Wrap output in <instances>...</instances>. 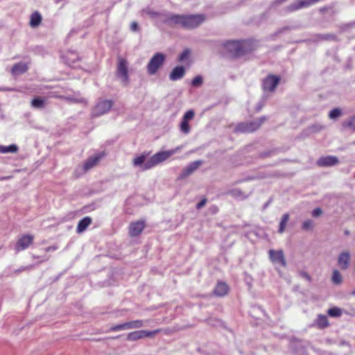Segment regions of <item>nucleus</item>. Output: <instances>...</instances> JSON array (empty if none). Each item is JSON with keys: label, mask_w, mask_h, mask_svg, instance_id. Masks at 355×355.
Returning <instances> with one entry per match:
<instances>
[{"label": "nucleus", "mask_w": 355, "mask_h": 355, "mask_svg": "<svg viewBox=\"0 0 355 355\" xmlns=\"http://www.w3.org/2000/svg\"><path fill=\"white\" fill-rule=\"evenodd\" d=\"M224 48L232 58H236L255 50L257 44L253 40H230Z\"/></svg>", "instance_id": "f257e3e1"}, {"label": "nucleus", "mask_w": 355, "mask_h": 355, "mask_svg": "<svg viewBox=\"0 0 355 355\" xmlns=\"http://www.w3.org/2000/svg\"><path fill=\"white\" fill-rule=\"evenodd\" d=\"M205 19L202 14L196 15H171L168 17L169 23L179 25L186 29H192L199 26Z\"/></svg>", "instance_id": "f03ea898"}, {"label": "nucleus", "mask_w": 355, "mask_h": 355, "mask_svg": "<svg viewBox=\"0 0 355 355\" xmlns=\"http://www.w3.org/2000/svg\"><path fill=\"white\" fill-rule=\"evenodd\" d=\"M180 149L179 147L166 151H161L153 155L143 166L144 170L150 169L161 162H164L174 155Z\"/></svg>", "instance_id": "7ed1b4c3"}, {"label": "nucleus", "mask_w": 355, "mask_h": 355, "mask_svg": "<svg viewBox=\"0 0 355 355\" xmlns=\"http://www.w3.org/2000/svg\"><path fill=\"white\" fill-rule=\"evenodd\" d=\"M267 120L266 116H261L253 121L238 123L234 129L236 133H252L258 130Z\"/></svg>", "instance_id": "20e7f679"}, {"label": "nucleus", "mask_w": 355, "mask_h": 355, "mask_svg": "<svg viewBox=\"0 0 355 355\" xmlns=\"http://www.w3.org/2000/svg\"><path fill=\"white\" fill-rule=\"evenodd\" d=\"M268 257L272 263L275 266L277 270L286 267V261L284 252L282 250H270L268 251Z\"/></svg>", "instance_id": "39448f33"}, {"label": "nucleus", "mask_w": 355, "mask_h": 355, "mask_svg": "<svg viewBox=\"0 0 355 355\" xmlns=\"http://www.w3.org/2000/svg\"><path fill=\"white\" fill-rule=\"evenodd\" d=\"M165 60V56L162 53H155L150 60L146 69L149 75H154L158 69L163 65Z\"/></svg>", "instance_id": "423d86ee"}, {"label": "nucleus", "mask_w": 355, "mask_h": 355, "mask_svg": "<svg viewBox=\"0 0 355 355\" xmlns=\"http://www.w3.org/2000/svg\"><path fill=\"white\" fill-rule=\"evenodd\" d=\"M116 73L118 78H119L125 85H128L129 77L128 71V62L125 59L123 58H119Z\"/></svg>", "instance_id": "0eeeda50"}, {"label": "nucleus", "mask_w": 355, "mask_h": 355, "mask_svg": "<svg viewBox=\"0 0 355 355\" xmlns=\"http://www.w3.org/2000/svg\"><path fill=\"white\" fill-rule=\"evenodd\" d=\"M112 105L113 102L110 100H103L99 101L92 110V117H98L107 113L111 110Z\"/></svg>", "instance_id": "6e6552de"}, {"label": "nucleus", "mask_w": 355, "mask_h": 355, "mask_svg": "<svg viewBox=\"0 0 355 355\" xmlns=\"http://www.w3.org/2000/svg\"><path fill=\"white\" fill-rule=\"evenodd\" d=\"M280 78L278 76L269 74L262 81V89L266 92H272L279 83Z\"/></svg>", "instance_id": "1a4fd4ad"}, {"label": "nucleus", "mask_w": 355, "mask_h": 355, "mask_svg": "<svg viewBox=\"0 0 355 355\" xmlns=\"http://www.w3.org/2000/svg\"><path fill=\"white\" fill-rule=\"evenodd\" d=\"M34 236L31 234L22 235L15 244V250L17 252L27 249L33 243Z\"/></svg>", "instance_id": "9d476101"}, {"label": "nucleus", "mask_w": 355, "mask_h": 355, "mask_svg": "<svg viewBox=\"0 0 355 355\" xmlns=\"http://www.w3.org/2000/svg\"><path fill=\"white\" fill-rule=\"evenodd\" d=\"M144 220H137L130 223L128 227V234L130 237H136L141 234L145 228Z\"/></svg>", "instance_id": "9b49d317"}, {"label": "nucleus", "mask_w": 355, "mask_h": 355, "mask_svg": "<svg viewBox=\"0 0 355 355\" xmlns=\"http://www.w3.org/2000/svg\"><path fill=\"white\" fill-rule=\"evenodd\" d=\"M338 163V158L334 155L322 156L316 161V165L319 167H331Z\"/></svg>", "instance_id": "f8f14e48"}, {"label": "nucleus", "mask_w": 355, "mask_h": 355, "mask_svg": "<svg viewBox=\"0 0 355 355\" xmlns=\"http://www.w3.org/2000/svg\"><path fill=\"white\" fill-rule=\"evenodd\" d=\"M105 156V153L96 154L94 156L89 157L85 162L83 166V170L84 173H86L89 170L96 166L100 160Z\"/></svg>", "instance_id": "ddd939ff"}, {"label": "nucleus", "mask_w": 355, "mask_h": 355, "mask_svg": "<svg viewBox=\"0 0 355 355\" xmlns=\"http://www.w3.org/2000/svg\"><path fill=\"white\" fill-rule=\"evenodd\" d=\"M337 263L343 270H346L350 265V253L348 251H343L338 257Z\"/></svg>", "instance_id": "4468645a"}, {"label": "nucleus", "mask_w": 355, "mask_h": 355, "mask_svg": "<svg viewBox=\"0 0 355 355\" xmlns=\"http://www.w3.org/2000/svg\"><path fill=\"white\" fill-rule=\"evenodd\" d=\"M28 69V64L24 62H18L12 66L11 69V73L12 76H19L26 73Z\"/></svg>", "instance_id": "2eb2a0df"}, {"label": "nucleus", "mask_w": 355, "mask_h": 355, "mask_svg": "<svg viewBox=\"0 0 355 355\" xmlns=\"http://www.w3.org/2000/svg\"><path fill=\"white\" fill-rule=\"evenodd\" d=\"M229 292V286L225 282H218L214 290V294L218 297H223Z\"/></svg>", "instance_id": "dca6fc26"}, {"label": "nucleus", "mask_w": 355, "mask_h": 355, "mask_svg": "<svg viewBox=\"0 0 355 355\" xmlns=\"http://www.w3.org/2000/svg\"><path fill=\"white\" fill-rule=\"evenodd\" d=\"M185 74V69L182 66L175 67L169 75L171 80L175 81L183 78Z\"/></svg>", "instance_id": "f3484780"}, {"label": "nucleus", "mask_w": 355, "mask_h": 355, "mask_svg": "<svg viewBox=\"0 0 355 355\" xmlns=\"http://www.w3.org/2000/svg\"><path fill=\"white\" fill-rule=\"evenodd\" d=\"M92 220L89 216H85L82 218L78 223L76 232L77 233H82L92 224Z\"/></svg>", "instance_id": "a211bd4d"}, {"label": "nucleus", "mask_w": 355, "mask_h": 355, "mask_svg": "<svg viewBox=\"0 0 355 355\" xmlns=\"http://www.w3.org/2000/svg\"><path fill=\"white\" fill-rule=\"evenodd\" d=\"M314 325L318 327L319 329H324L327 327L329 325L327 317L325 315H318L314 321Z\"/></svg>", "instance_id": "6ab92c4d"}, {"label": "nucleus", "mask_w": 355, "mask_h": 355, "mask_svg": "<svg viewBox=\"0 0 355 355\" xmlns=\"http://www.w3.org/2000/svg\"><path fill=\"white\" fill-rule=\"evenodd\" d=\"M202 161H195L191 163L187 168H186L182 173V176L186 177L190 174H191L194 171H196L198 167L202 164Z\"/></svg>", "instance_id": "aec40b11"}, {"label": "nucleus", "mask_w": 355, "mask_h": 355, "mask_svg": "<svg viewBox=\"0 0 355 355\" xmlns=\"http://www.w3.org/2000/svg\"><path fill=\"white\" fill-rule=\"evenodd\" d=\"M42 22V16L38 11H35L31 15L29 25L32 28L37 27Z\"/></svg>", "instance_id": "412c9836"}, {"label": "nucleus", "mask_w": 355, "mask_h": 355, "mask_svg": "<svg viewBox=\"0 0 355 355\" xmlns=\"http://www.w3.org/2000/svg\"><path fill=\"white\" fill-rule=\"evenodd\" d=\"M141 338H144L143 330L130 332L127 336V339L130 341H135Z\"/></svg>", "instance_id": "4be33fe9"}, {"label": "nucleus", "mask_w": 355, "mask_h": 355, "mask_svg": "<svg viewBox=\"0 0 355 355\" xmlns=\"http://www.w3.org/2000/svg\"><path fill=\"white\" fill-rule=\"evenodd\" d=\"M18 150V147L15 144H11L8 146H4L2 145H0V153H17Z\"/></svg>", "instance_id": "5701e85b"}, {"label": "nucleus", "mask_w": 355, "mask_h": 355, "mask_svg": "<svg viewBox=\"0 0 355 355\" xmlns=\"http://www.w3.org/2000/svg\"><path fill=\"white\" fill-rule=\"evenodd\" d=\"M31 105L35 108H42L44 107L45 100L41 97H36L31 101Z\"/></svg>", "instance_id": "b1692460"}, {"label": "nucleus", "mask_w": 355, "mask_h": 355, "mask_svg": "<svg viewBox=\"0 0 355 355\" xmlns=\"http://www.w3.org/2000/svg\"><path fill=\"white\" fill-rule=\"evenodd\" d=\"M331 281L334 284L339 285L343 282V277L338 270H334Z\"/></svg>", "instance_id": "393cba45"}, {"label": "nucleus", "mask_w": 355, "mask_h": 355, "mask_svg": "<svg viewBox=\"0 0 355 355\" xmlns=\"http://www.w3.org/2000/svg\"><path fill=\"white\" fill-rule=\"evenodd\" d=\"M343 126L351 130L355 131V115L343 123Z\"/></svg>", "instance_id": "a878e982"}, {"label": "nucleus", "mask_w": 355, "mask_h": 355, "mask_svg": "<svg viewBox=\"0 0 355 355\" xmlns=\"http://www.w3.org/2000/svg\"><path fill=\"white\" fill-rule=\"evenodd\" d=\"M128 329H139L144 326V322L141 320H136L127 322Z\"/></svg>", "instance_id": "bb28decb"}, {"label": "nucleus", "mask_w": 355, "mask_h": 355, "mask_svg": "<svg viewBox=\"0 0 355 355\" xmlns=\"http://www.w3.org/2000/svg\"><path fill=\"white\" fill-rule=\"evenodd\" d=\"M148 154H141L139 156L135 157L132 160L133 165L135 166H141L144 163Z\"/></svg>", "instance_id": "cd10ccee"}, {"label": "nucleus", "mask_w": 355, "mask_h": 355, "mask_svg": "<svg viewBox=\"0 0 355 355\" xmlns=\"http://www.w3.org/2000/svg\"><path fill=\"white\" fill-rule=\"evenodd\" d=\"M342 309L338 307H333L328 310V314L331 317H340L342 315Z\"/></svg>", "instance_id": "c85d7f7f"}, {"label": "nucleus", "mask_w": 355, "mask_h": 355, "mask_svg": "<svg viewBox=\"0 0 355 355\" xmlns=\"http://www.w3.org/2000/svg\"><path fill=\"white\" fill-rule=\"evenodd\" d=\"M128 329L127 322H124L123 324L113 325L110 328V331L116 332L121 330Z\"/></svg>", "instance_id": "c756f323"}, {"label": "nucleus", "mask_w": 355, "mask_h": 355, "mask_svg": "<svg viewBox=\"0 0 355 355\" xmlns=\"http://www.w3.org/2000/svg\"><path fill=\"white\" fill-rule=\"evenodd\" d=\"M314 222L311 220H306L302 223V229L305 231H311L314 228Z\"/></svg>", "instance_id": "7c9ffc66"}, {"label": "nucleus", "mask_w": 355, "mask_h": 355, "mask_svg": "<svg viewBox=\"0 0 355 355\" xmlns=\"http://www.w3.org/2000/svg\"><path fill=\"white\" fill-rule=\"evenodd\" d=\"M288 218V214H285L283 216V218L279 223V233H282L284 231L286 226V223H287Z\"/></svg>", "instance_id": "2f4dec72"}, {"label": "nucleus", "mask_w": 355, "mask_h": 355, "mask_svg": "<svg viewBox=\"0 0 355 355\" xmlns=\"http://www.w3.org/2000/svg\"><path fill=\"white\" fill-rule=\"evenodd\" d=\"M180 130L184 134H188L190 132V125L188 121L182 119L180 123Z\"/></svg>", "instance_id": "473e14b6"}, {"label": "nucleus", "mask_w": 355, "mask_h": 355, "mask_svg": "<svg viewBox=\"0 0 355 355\" xmlns=\"http://www.w3.org/2000/svg\"><path fill=\"white\" fill-rule=\"evenodd\" d=\"M228 193L234 198L243 197L244 196L243 191L238 189L230 190Z\"/></svg>", "instance_id": "72a5a7b5"}, {"label": "nucleus", "mask_w": 355, "mask_h": 355, "mask_svg": "<svg viewBox=\"0 0 355 355\" xmlns=\"http://www.w3.org/2000/svg\"><path fill=\"white\" fill-rule=\"evenodd\" d=\"M161 331H162V329H157L154 331L143 330L144 338L153 337L158 333L161 332Z\"/></svg>", "instance_id": "f704fd0d"}, {"label": "nucleus", "mask_w": 355, "mask_h": 355, "mask_svg": "<svg viewBox=\"0 0 355 355\" xmlns=\"http://www.w3.org/2000/svg\"><path fill=\"white\" fill-rule=\"evenodd\" d=\"M341 115V110L338 108L333 109L329 114L330 119H335Z\"/></svg>", "instance_id": "c9c22d12"}, {"label": "nucleus", "mask_w": 355, "mask_h": 355, "mask_svg": "<svg viewBox=\"0 0 355 355\" xmlns=\"http://www.w3.org/2000/svg\"><path fill=\"white\" fill-rule=\"evenodd\" d=\"M194 115H195V113H194L193 110H189L187 111L186 113L184 114L182 119L189 121L193 119Z\"/></svg>", "instance_id": "e433bc0d"}, {"label": "nucleus", "mask_w": 355, "mask_h": 355, "mask_svg": "<svg viewBox=\"0 0 355 355\" xmlns=\"http://www.w3.org/2000/svg\"><path fill=\"white\" fill-rule=\"evenodd\" d=\"M190 54V51L189 49L184 50L182 53L179 55V61L182 62L185 59H187Z\"/></svg>", "instance_id": "4c0bfd02"}, {"label": "nucleus", "mask_w": 355, "mask_h": 355, "mask_svg": "<svg viewBox=\"0 0 355 355\" xmlns=\"http://www.w3.org/2000/svg\"><path fill=\"white\" fill-rule=\"evenodd\" d=\"M202 83V77H201V76H196V77L192 80V85H193V86L197 87V86L200 85Z\"/></svg>", "instance_id": "58836bf2"}, {"label": "nucleus", "mask_w": 355, "mask_h": 355, "mask_svg": "<svg viewBox=\"0 0 355 355\" xmlns=\"http://www.w3.org/2000/svg\"><path fill=\"white\" fill-rule=\"evenodd\" d=\"M298 274L300 277L304 278L308 282H311V277L306 272L300 270L298 272Z\"/></svg>", "instance_id": "ea45409f"}, {"label": "nucleus", "mask_w": 355, "mask_h": 355, "mask_svg": "<svg viewBox=\"0 0 355 355\" xmlns=\"http://www.w3.org/2000/svg\"><path fill=\"white\" fill-rule=\"evenodd\" d=\"M322 210L319 207L314 209L312 211V216L313 217H319L320 216L322 215Z\"/></svg>", "instance_id": "a19ab883"}, {"label": "nucleus", "mask_w": 355, "mask_h": 355, "mask_svg": "<svg viewBox=\"0 0 355 355\" xmlns=\"http://www.w3.org/2000/svg\"><path fill=\"white\" fill-rule=\"evenodd\" d=\"M54 96L57 97V98L64 99V100H66V101H67L69 102H72V103H78V102H80L78 100H77L76 98H70V97H66V96Z\"/></svg>", "instance_id": "79ce46f5"}, {"label": "nucleus", "mask_w": 355, "mask_h": 355, "mask_svg": "<svg viewBox=\"0 0 355 355\" xmlns=\"http://www.w3.org/2000/svg\"><path fill=\"white\" fill-rule=\"evenodd\" d=\"M130 29L134 32L137 31L139 30L138 24L136 21L132 22L130 24Z\"/></svg>", "instance_id": "37998d69"}, {"label": "nucleus", "mask_w": 355, "mask_h": 355, "mask_svg": "<svg viewBox=\"0 0 355 355\" xmlns=\"http://www.w3.org/2000/svg\"><path fill=\"white\" fill-rule=\"evenodd\" d=\"M207 202V199L206 198H203L196 205V208L197 209H200L202 208V207H204L205 205Z\"/></svg>", "instance_id": "c03bdc74"}, {"label": "nucleus", "mask_w": 355, "mask_h": 355, "mask_svg": "<svg viewBox=\"0 0 355 355\" xmlns=\"http://www.w3.org/2000/svg\"><path fill=\"white\" fill-rule=\"evenodd\" d=\"M335 36L333 35H324L322 36V39L323 40H329V39H334Z\"/></svg>", "instance_id": "a18cd8bd"}, {"label": "nucleus", "mask_w": 355, "mask_h": 355, "mask_svg": "<svg viewBox=\"0 0 355 355\" xmlns=\"http://www.w3.org/2000/svg\"><path fill=\"white\" fill-rule=\"evenodd\" d=\"M349 234H350V232L348 230H345V235L348 236V235H349Z\"/></svg>", "instance_id": "49530a36"}, {"label": "nucleus", "mask_w": 355, "mask_h": 355, "mask_svg": "<svg viewBox=\"0 0 355 355\" xmlns=\"http://www.w3.org/2000/svg\"><path fill=\"white\" fill-rule=\"evenodd\" d=\"M351 295L355 296V289L351 292Z\"/></svg>", "instance_id": "de8ad7c7"}]
</instances>
